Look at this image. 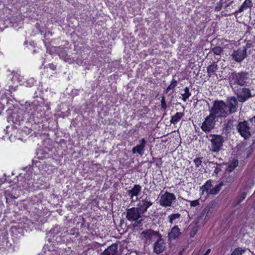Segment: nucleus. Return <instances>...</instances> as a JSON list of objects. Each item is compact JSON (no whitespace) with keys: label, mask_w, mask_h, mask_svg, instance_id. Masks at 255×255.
<instances>
[{"label":"nucleus","mask_w":255,"mask_h":255,"mask_svg":"<svg viewBox=\"0 0 255 255\" xmlns=\"http://www.w3.org/2000/svg\"><path fill=\"white\" fill-rule=\"evenodd\" d=\"M249 80L248 73L245 72L233 73L229 77L230 84L233 88H234V86L236 84L242 86L246 85L248 83Z\"/></svg>","instance_id":"nucleus-1"},{"label":"nucleus","mask_w":255,"mask_h":255,"mask_svg":"<svg viewBox=\"0 0 255 255\" xmlns=\"http://www.w3.org/2000/svg\"><path fill=\"white\" fill-rule=\"evenodd\" d=\"M212 183L213 180L209 179L203 186L200 187L201 195L203 196L206 194V196H207L209 195H216L219 192L223 186V183L221 182L211 188L213 186Z\"/></svg>","instance_id":"nucleus-2"},{"label":"nucleus","mask_w":255,"mask_h":255,"mask_svg":"<svg viewBox=\"0 0 255 255\" xmlns=\"http://www.w3.org/2000/svg\"><path fill=\"white\" fill-rule=\"evenodd\" d=\"M161 236L158 232L151 230L143 231L140 235L141 240L146 245H149Z\"/></svg>","instance_id":"nucleus-3"},{"label":"nucleus","mask_w":255,"mask_h":255,"mask_svg":"<svg viewBox=\"0 0 255 255\" xmlns=\"http://www.w3.org/2000/svg\"><path fill=\"white\" fill-rule=\"evenodd\" d=\"M176 201V197L173 193L165 192L160 195L159 203L160 205L164 207H170L173 202Z\"/></svg>","instance_id":"nucleus-4"},{"label":"nucleus","mask_w":255,"mask_h":255,"mask_svg":"<svg viewBox=\"0 0 255 255\" xmlns=\"http://www.w3.org/2000/svg\"><path fill=\"white\" fill-rule=\"evenodd\" d=\"M142 213L139 210V209L133 207L127 210L126 217L128 220L130 222L135 221L140 223L141 220L139 219L141 217Z\"/></svg>","instance_id":"nucleus-5"},{"label":"nucleus","mask_w":255,"mask_h":255,"mask_svg":"<svg viewBox=\"0 0 255 255\" xmlns=\"http://www.w3.org/2000/svg\"><path fill=\"white\" fill-rule=\"evenodd\" d=\"M210 114H214V118L217 119L221 117L223 113V102L215 101L213 106L209 110Z\"/></svg>","instance_id":"nucleus-6"},{"label":"nucleus","mask_w":255,"mask_h":255,"mask_svg":"<svg viewBox=\"0 0 255 255\" xmlns=\"http://www.w3.org/2000/svg\"><path fill=\"white\" fill-rule=\"evenodd\" d=\"M215 119L214 114H210L207 116L202 125V130L206 132L210 131L215 127Z\"/></svg>","instance_id":"nucleus-7"},{"label":"nucleus","mask_w":255,"mask_h":255,"mask_svg":"<svg viewBox=\"0 0 255 255\" xmlns=\"http://www.w3.org/2000/svg\"><path fill=\"white\" fill-rule=\"evenodd\" d=\"M236 94L238 98L239 101L241 102H244L250 98L253 97L251 90L247 88H240L236 91Z\"/></svg>","instance_id":"nucleus-8"},{"label":"nucleus","mask_w":255,"mask_h":255,"mask_svg":"<svg viewBox=\"0 0 255 255\" xmlns=\"http://www.w3.org/2000/svg\"><path fill=\"white\" fill-rule=\"evenodd\" d=\"M237 105L238 102L235 97L229 98L226 104H224V113L232 114L235 112L237 109Z\"/></svg>","instance_id":"nucleus-9"},{"label":"nucleus","mask_w":255,"mask_h":255,"mask_svg":"<svg viewBox=\"0 0 255 255\" xmlns=\"http://www.w3.org/2000/svg\"><path fill=\"white\" fill-rule=\"evenodd\" d=\"M237 129L241 135L245 138H248L251 136L250 127L247 122H240Z\"/></svg>","instance_id":"nucleus-10"},{"label":"nucleus","mask_w":255,"mask_h":255,"mask_svg":"<svg viewBox=\"0 0 255 255\" xmlns=\"http://www.w3.org/2000/svg\"><path fill=\"white\" fill-rule=\"evenodd\" d=\"M165 247L166 243L161 236L153 244V252L156 254H160L164 251L165 249Z\"/></svg>","instance_id":"nucleus-11"},{"label":"nucleus","mask_w":255,"mask_h":255,"mask_svg":"<svg viewBox=\"0 0 255 255\" xmlns=\"http://www.w3.org/2000/svg\"><path fill=\"white\" fill-rule=\"evenodd\" d=\"M247 56V49L245 47L239 48L237 51H234L232 54L233 59L236 62L242 61Z\"/></svg>","instance_id":"nucleus-12"},{"label":"nucleus","mask_w":255,"mask_h":255,"mask_svg":"<svg viewBox=\"0 0 255 255\" xmlns=\"http://www.w3.org/2000/svg\"><path fill=\"white\" fill-rule=\"evenodd\" d=\"M141 187L139 185H134L131 189L127 191V194L133 201L137 200V197L140 194Z\"/></svg>","instance_id":"nucleus-13"},{"label":"nucleus","mask_w":255,"mask_h":255,"mask_svg":"<svg viewBox=\"0 0 255 255\" xmlns=\"http://www.w3.org/2000/svg\"><path fill=\"white\" fill-rule=\"evenodd\" d=\"M139 144L133 147L132 152L133 154L138 153L140 155L144 154L146 141L144 138H141L139 140Z\"/></svg>","instance_id":"nucleus-14"},{"label":"nucleus","mask_w":255,"mask_h":255,"mask_svg":"<svg viewBox=\"0 0 255 255\" xmlns=\"http://www.w3.org/2000/svg\"><path fill=\"white\" fill-rule=\"evenodd\" d=\"M152 205V203L147 198L139 201L138 204V209L143 214L145 213L147 209Z\"/></svg>","instance_id":"nucleus-15"},{"label":"nucleus","mask_w":255,"mask_h":255,"mask_svg":"<svg viewBox=\"0 0 255 255\" xmlns=\"http://www.w3.org/2000/svg\"><path fill=\"white\" fill-rule=\"evenodd\" d=\"M222 137L220 135H216L211 140L212 143V150L217 152L219 150L222 146Z\"/></svg>","instance_id":"nucleus-16"},{"label":"nucleus","mask_w":255,"mask_h":255,"mask_svg":"<svg viewBox=\"0 0 255 255\" xmlns=\"http://www.w3.org/2000/svg\"><path fill=\"white\" fill-rule=\"evenodd\" d=\"M181 234L180 229L177 225L171 228V231L168 234L169 240H172L178 238Z\"/></svg>","instance_id":"nucleus-17"},{"label":"nucleus","mask_w":255,"mask_h":255,"mask_svg":"<svg viewBox=\"0 0 255 255\" xmlns=\"http://www.w3.org/2000/svg\"><path fill=\"white\" fill-rule=\"evenodd\" d=\"M118 245L117 244H113L102 253V255H116Z\"/></svg>","instance_id":"nucleus-18"},{"label":"nucleus","mask_w":255,"mask_h":255,"mask_svg":"<svg viewBox=\"0 0 255 255\" xmlns=\"http://www.w3.org/2000/svg\"><path fill=\"white\" fill-rule=\"evenodd\" d=\"M238 164V161L236 159H233L230 160L229 162H228L226 165V172H231L234 170V169L237 167ZM226 174V173H224V175Z\"/></svg>","instance_id":"nucleus-19"},{"label":"nucleus","mask_w":255,"mask_h":255,"mask_svg":"<svg viewBox=\"0 0 255 255\" xmlns=\"http://www.w3.org/2000/svg\"><path fill=\"white\" fill-rule=\"evenodd\" d=\"M253 5V3L252 2V0H245V1L240 7L239 10H238V12L241 13L243 12L244 10H246L248 8L252 7Z\"/></svg>","instance_id":"nucleus-20"},{"label":"nucleus","mask_w":255,"mask_h":255,"mask_svg":"<svg viewBox=\"0 0 255 255\" xmlns=\"http://www.w3.org/2000/svg\"><path fill=\"white\" fill-rule=\"evenodd\" d=\"M184 116V113L182 112L176 113V114L171 117L170 122L175 124L178 122Z\"/></svg>","instance_id":"nucleus-21"},{"label":"nucleus","mask_w":255,"mask_h":255,"mask_svg":"<svg viewBox=\"0 0 255 255\" xmlns=\"http://www.w3.org/2000/svg\"><path fill=\"white\" fill-rule=\"evenodd\" d=\"M181 216V214L179 213L172 214L168 216V222L172 224L174 223H176V220L179 219Z\"/></svg>","instance_id":"nucleus-22"},{"label":"nucleus","mask_w":255,"mask_h":255,"mask_svg":"<svg viewBox=\"0 0 255 255\" xmlns=\"http://www.w3.org/2000/svg\"><path fill=\"white\" fill-rule=\"evenodd\" d=\"M184 93L181 94L182 96V99L184 102H186L189 97L191 96V94L189 92V89L188 87H185L184 88Z\"/></svg>","instance_id":"nucleus-23"},{"label":"nucleus","mask_w":255,"mask_h":255,"mask_svg":"<svg viewBox=\"0 0 255 255\" xmlns=\"http://www.w3.org/2000/svg\"><path fill=\"white\" fill-rule=\"evenodd\" d=\"M245 252V249L242 248H237L232 253L231 255H243Z\"/></svg>","instance_id":"nucleus-24"},{"label":"nucleus","mask_w":255,"mask_h":255,"mask_svg":"<svg viewBox=\"0 0 255 255\" xmlns=\"http://www.w3.org/2000/svg\"><path fill=\"white\" fill-rule=\"evenodd\" d=\"M198 226L197 224L194 225L190 232L189 235L191 237H193L198 231Z\"/></svg>","instance_id":"nucleus-25"},{"label":"nucleus","mask_w":255,"mask_h":255,"mask_svg":"<svg viewBox=\"0 0 255 255\" xmlns=\"http://www.w3.org/2000/svg\"><path fill=\"white\" fill-rule=\"evenodd\" d=\"M177 81L173 79L171 82V84L168 86L166 89L167 92H169L170 90L173 89L176 86Z\"/></svg>","instance_id":"nucleus-26"},{"label":"nucleus","mask_w":255,"mask_h":255,"mask_svg":"<svg viewBox=\"0 0 255 255\" xmlns=\"http://www.w3.org/2000/svg\"><path fill=\"white\" fill-rule=\"evenodd\" d=\"M247 196V194L245 192L242 193L238 198V204L240 203L243 200H244Z\"/></svg>","instance_id":"nucleus-27"},{"label":"nucleus","mask_w":255,"mask_h":255,"mask_svg":"<svg viewBox=\"0 0 255 255\" xmlns=\"http://www.w3.org/2000/svg\"><path fill=\"white\" fill-rule=\"evenodd\" d=\"M196 167H199L202 163L200 158H196L193 160Z\"/></svg>","instance_id":"nucleus-28"},{"label":"nucleus","mask_w":255,"mask_h":255,"mask_svg":"<svg viewBox=\"0 0 255 255\" xmlns=\"http://www.w3.org/2000/svg\"><path fill=\"white\" fill-rule=\"evenodd\" d=\"M161 108L165 110L167 108V105L165 102L164 97H162V99L161 100Z\"/></svg>","instance_id":"nucleus-29"},{"label":"nucleus","mask_w":255,"mask_h":255,"mask_svg":"<svg viewBox=\"0 0 255 255\" xmlns=\"http://www.w3.org/2000/svg\"><path fill=\"white\" fill-rule=\"evenodd\" d=\"M189 202L190 203V206L192 207H196L199 205V202L198 200L189 201Z\"/></svg>","instance_id":"nucleus-30"},{"label":"nucleus","mask_w":255,"mask_h":255,"mask_svg":"<svg viewBox=\"0 0 255 255\" xmlns=\"http://www.w3.org/2000/svg\"><path fill=\"white\" fill-rule=\"evenodd\" d=\"M45 255H60L56 251L46 253Z\"/></svg>","instance_id":"nucleus-31"},{"label":"nucleus","mask_w":255,"mask_h":255,"mask_svg":"<svg viewBox=\"0 0 255 255\" xmlns=\"http://www.w3.org/2000/svg\"><path fill=\"white\" fill-rule=\"evenodd\" d=\"M48 66L49 68L53 70H54L56 69V66L52 63L49 64Z\"/></svg>","instance_id":"nucleus-32"},{"label":"nucleus","mask_w":255,"mask_h":255,"mask_svg":"<svg viewBox=\"0 0 255 255\" xmlns=\"http://www.w3.org/2000/svg\"><path fill=\"white\" fill-rule=\"evenodd\" d=\"M250 121L252 123H253V125L254 123L255 126V116H254L253 118L251 119Z\"/></svg>","instance_id":"nucleus-33"},{"label":"nucleus","mask_w":255,"mask_h":255,"mask_svg":"<svg viewBox=\"0 0 255 255\" xmlns=\"http://www.w3.org/2000/svg\"><path fill=\"white\" fill-rule=\"evenodd\" d=\"M211 251L210 249H208L203 255H208Z\"/></svg>","instance_id":"nucleus-34"},{"label":"nucleus","mask_w":255,"mask_h":255,"mask_svg":"<svg viewBox=\"0 0 255 255\" xmlns=\"http://www.w3.org/2000/svg\"><path fill=\"white\" fill-rule=\"evenodd\" d=\"M4 183V181L2 179L0 180V185Z\"/></svg>","instance_id":"nucleus-35"},{"label":"nucleus","mask_w":255,"mask_h":255,"mask_svg":"<svg viewBox=\"0 0 255 255\" xmlns=\"http://www.w3.org/2000/svg\"><path fill=\"white\" fill-rule=\"evenodd\" d=\"M217 50V48H215V49H214L215 53H216V50Z\"/></svg>","instance_id":"nucleus-36"},{"label":"nucleus","mask_w":255,"mask_h":255,"mask_svg":"<svg viewBox=\"0 0 255 255\" xmlns=\"http://www.w3.org/2000/svg\"><path fill=\"white\" fill-rule=\"evenodd\" d=\"M232 177V176H231V177H230V181L232 180V179H231Z\"/></svg>","instance_id":"nucleus-37"},{"label":"nucleus","mask_w":255,"mask_h":255,"mask_svg":"<svg viewBox=\"0 0 255 255\" xmlns=\"http://www.w3.org/2000/svg\"><path fill=\"white\" fill-rule=\"evenodd\" d=\"M253 206H254V207H255V202L254 203Z\"/></svg>","instance_id":"nucleus-38"},{"label":"nucleus","mask_w":255,"mask_h":255,"mask_svg":"<svg viewBox=\"0 0 255 255\" xmlns=\"http://www.w3.org/2000/svg\"><path fill=\"white\" fill-rule=\"evenodd\" d=\"M211 68V67H209V69H208V70H210Z\"/></svg>","instance_id":"nucleus-39"}]
</instances>
